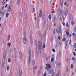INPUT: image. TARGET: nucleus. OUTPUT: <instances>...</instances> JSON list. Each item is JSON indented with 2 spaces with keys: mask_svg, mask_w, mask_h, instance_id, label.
Returning <instances> with one entry per match:
<instances>
[{
  "mask_svg": "<svg viewBox=\"0 0 76 76\" xmlns=\"http://www.w3.org/2000/svg\"><path fill=\"white\" fill-rule=\"evenodd\" d=\"M29 57H28V66H29V64H30V63L31 62V50L30 49L29 50Z\"/></svg>",
  "mask_w": 76,
  "mask_h": 76,
  "instance_id": "f257e3e1",
  "label": "nucleus"
},
{
  "mask_svg": "<svg viewBox=\"0 0 76 76\" xmlns=\"http://www.w3.org/2000/svg\"><path fill=\"white\" fill-rule=\"evenodd\" d=\"M56 31L58 34H59L60 35H61L62 33L61 32V27H60V26H59V27L58 28H57V29Z\"/></svg>",
  "mask_w": 76,
  "mask_h": 76,
  "instance_id": "f03ea898",
  "label": "nucleus"
},
{
  "mask_svg": "<svg viewBox=\"0 0 76 76\" xmlns=\"http://www.w3.org/2000/svg\"><path fill=\"white\" fill-rule=\"evenodd\" d=\"M39 48H38L39 50V53H41V50L42 49V43L40 42V41H39Z\"/></svg>",
  "mask_w": 76,
  "mask_h": 76,
  "instance_id": "7ed1b4c3",
  "label": "nucleus"
},
{
  "mask_svg": "<svg viewBox=\"0 0 76 76\" xmlns=\"http://www.w3.org/2000/svg\"><path fill=\"white\" fill-rule=\"evenodd\" d=\"M42 19L44 20L43 22V26H44L46 23V19L44 18V17H43Z\"/></svg>",
  "mask_w": 76,
  "mask_h": 76,
  "instance_id": "20e7f679",
  "label": "nucleus"
},
{
  "mask_svg": "<svg viewBox=\"0 0 76 76\" xmlns=\"http://www.w3.org/2000/svg\"><path fill=\"white\" fill-rule=\"evenodd\" d=\"M46 66L47 67H45V69L46 70H48L49 69H50V68H51V65L49 64H47L46 65Z\"/></svg>",
  "mask_w": 76,
  "mask_h": 76,
  "instance_id": "39448f33",
  "label": "nucleus"
},
{
  "mask_svg": "<svg viewBox=\"0 0 76 76\" xmlns=\"http://www.w3.org/2000/svg\"><path fill=\"white\" fill-rule=\"evenodd\" d=\"M26 38L24 37L23 39V41L24 44H26V41H27Z\"/></svg>",
  "mask_w": 76,
  "mask_h": 76,
  "instance_id": "423d86ee",
  "label": "nucleus"
},
{
  "mask_svg": "<svg viewBox=\"0 0 76 76\" xmlns=\"http://www.w3.org/2000/svg\"><path fill=\"white\" fill-rule=\"evenodd\" d=\"M56 12L55 11H52V13H56V14H57V13H58V10H57V8H56Z\"/></svg>",
  "mask_w": 76,
  "mask_h": 76,
  "instance_id": "0eeeda50",
  "label": "nucleus"
},
{
  "mask_svg": "<svg viewBox=\"0 0 76 76\" xmlns=\"http://www.w3.org/2000/svg\"><path fill=\"white\" fill-rule=\"evenodd\" d=\"M12 10V7L11 6H10L8 7V11L9 12H11V10Z\"/></svg>",
  "mask_w": 76,
  "mask_h": 76,
  "instance_id": "6e6552de",
  "label": "nucleus"
},
{
  "mask_svg": "<svg viewBox=\"0 0 76 76\" xmlns=\"http://www.w3.org/2000/svg\"><path fill=\"white\" fill-rule=\"evenodd\" d=\"M18 76H22V70H20L19 71Z\"/></svg>",
  "mask_w": 76,
  "mask_h": 76,
  "instance_id": "1a4fd4ad",
  "label": "nucleus"
},
{
  "mask_svg": "<svg viewBox=\"0 0 76 76\" xmlns=\"http://www.w3.org/2000/svg\"><path fill=\"white\" fill-rule=\"evenodd\" d=\"M1 65L2 68H4V65H5V62H2Z\"/></svg>",
  "mask_w": 76,
  "mask_h": 76,
  "instance_id": "9d476101",
  "label": "nucleus"
},
{
  "mask_svg": "<svg viewBox=\"0 0 76 76\" xmlns=\"http://www.w3.org/2000/svg\"><path fill=\"white\" fill-rule=\"evenodd\" d=\"M69 41V40H67L66 42V45H65V48H66V47H67V46H68L69 45H68V41Z\"/></svg>",
  "mask_w": 76,
  "mask_h": 76,
  "instance_id": "9b49d317",
  "label": "nucleus"
},
{
  "mask_svg": "<svg viewBox=\"0 0 76 76\" xmlns=\"http://www.w3.org/2000/svg\"><path fill=\"white\" fill-rule=\"evenodd\" d=\"M38 22H39V21H38H38L37 22H36V23H35L36 25V26L38 28L39 26V24Z\"/></svg>",
  "mask_w": 76,
  "mask_h": 76,
  "instance_id": "f8f14e48",
  "label": "nucleus"
},
{
  "mask_svg": "<svg viewBox=\"0 0 76 76\" xmlns=\"http://www.w3.org/2000/svg\"><path fill=\"white\" fill-rule=\"evenodd\" d=\"M37 36H38L39 37L41 36V33H40V32L38 31V32H37Z\"/></svg>",
  "mask_w": 76,
  "mask_h": 76,
  "instance_id": "ddd939ff",
  "label": "nucleus"
},
{
  "mask_svg": "<svg viewBox=\"0 0 76 76\" xmlns=\"http://www.w3.org/2000/svg\"><path fill=\"white\" fill-rule=\"evenodd\" d=\"M30 39L31 41H32V33L30 34Z\"/></svg>",
  "mask_w": 76,
  "mask_h": 76,
  "instance_id": "4468645a",
  "label": "nucleus"
},
{
  "mask_svg": "<svg viewBox=\"0 0 76 76\" xmlns=\"http://www.w3.org/2000/svg\"><path fill=\"white\" fill-rule=\"evenodd\" d=\"M4 12H2L1 11L0 12V15H1V16H4Z\"/></svg>",
  "mask_w": 76,
  "mask_h": 76,
  "instance_id": "2eb2a0df",
  "label": "nucleus"
},
{
  "mask_svg": "<svg viewBox=\"0 0 76 76\" xmlns=\"http://www.w3.org/2000/svg\"><path fill=\"white\" fill-rule=\"evenodd\" d=\"M61 6H63V0H61Z\"/></svg>",
  "mask_w": 76,
  "mask_h": 76,
  "instance_id": "dca6fc26",
  "label": "nucleus"
},
{
  "mask_svg": "<svg viewBox=\"0 0 76 76\" xmlns=\"http://www.w3.org/2000/svg\"><path fill=\"white\" fill-rule=\"evenodd\" d=\"M25 26L26 27V28H27L28 26V24L27 23V22H26H26H25Z\"/></svg>",
  "mask_w": 76,
  "mask_h": 76,
  "instance_id": "f3484780",
  "label": "nucleus"
},
{
  "mask_svg": "<svg viewBox=\"0 0 76 76\" xmlns=\"http://www.w3.org/2000/svg\"><path fill=\"white\" fill-rule=\"evenodd\" d=\"M64 5H66L67 7H68L69 6V4L67 2H65L64 4Z\"/></svg>",
  "mask_w": 76,
  "mask_h": 76,
  "instance_id": "a211bd4d",
  "label": "nucleus"
},
{
  "mask_svg": "<svg viewBox=\"0 0 76 76\" xmlns=\"http://www.w3.org/2000/svg\"><path fill=\"white\" fill-rule=\"evenodd\" d=\"M31 9H35L34 5L32 4L31 5Z\"/></svg>",
  "mask_w": 76,
  "mask_h": 76,
  "instance_id": "6ab92c4d",
  "label": "nucleus"
},
{
  "mask_svg": "<svg viewBox=\"0 0 76 76\" xmlns=\"http://www.w3.org/2000/svg\"><path fill=\"white\" fill-rule=\"evenodd\" d=\"M53 22H57V20H56V17H54V19L53 20Z\"/></svg>",
  "mask_w": 76,
  "mask_h": 76,
  "instance_id": "aec40b11",
  "label": "nucleus"
},
{
  "mask_svg": "<svg viewBox=\"0 0 76 76\" xmlns=\"http://www.w3.org/2000/svg\"><path fill=\"white\" fill-rule=\"evenodd\" d=\"M73 15H70V18L71 20H72V19H73Z\"/></svg>",
  "mask_w": 76,
  "mask_h": 76,
  "instance_id": "412c9836",
  "label": "nucleus"
},
{
  "mask_svg": "<svg viewBox=\"0 0 76 76\" xmlns=\"http://www.w3.org/2000/svg\"><path fill=\"white\" fill-rule=\"evenodd\" d=\"M20 0H18L17 1V4L18 5H19V4H20Z\"/></svg>",
  "mask_w": 76,
  "mask_h": 76,
  "instance_id": "4be33fe9",
  "label": "nucleus"
},
{
  "mask_svg": "<svg viewBox=\"0 0 76 76\" xmlns=\"http://www.w3.org/2000/svg\"><path fill=\"white\" fill-rule=\"evenodd\" d=\"M50 60V57H47L46 59V60L47 61H49Z\"/></svg>",
  "mask_w": 76,
  "mask_h": 76,
  "instance_id": "5701e85b",
  "label": "nucleus"
},
{
  "mask_svg": "<svg viewBox=\"0 0 76 76\" xmlns=\"http://www.w3.org/2000/svg\"><path fill=\"white\" fill-rule=\"evenodd\" d=\"M32 65H33V66H35V61H33Z\"/></svg>",
  "mask_w": 76,
  "mask_h": 76,
  "instance_id": "b1692460",
  "label": "nucleus"
},
{
  "mask_svg": "<svg viewBox=\"0 0 76 76\" xmlns=\"http://www.w3.org/2000/svg\"><path fill=\"white\" fill-rule=\"evenodd\" d=\"M41 70H40L38 72V75H41Z\"/></svg>",
  "mask_w": 76,
  "mask_h": 76,
  "instance_id": "393cba45",
  "label": "nucleus"
},
{
  "mask_svg": "<svg viewBox=\"0 0 76 76\" xmlns=\"http://www.w3.org/2000/svg\"><path fill=\"white\" fill-rule=\"evenodd\" d=\"M72 60H73L74 61V62H75V61H76V60H75V57H73L72 58Z\"/></svg>",
  "mask_w": 76,
  "mask_h": 76,
  "instance_id": "a878e982",
  "label": "nucleus"
},
{
  "mask_svg": "<svg viewBox=\"0 0 76 76\" xmlns=\"http://www.w3.org/2000/svg\"><path fill=\"white\" fill-rule=\"evenodd\" d=\"M3 57H4L3 58L2 60L3 61V60L4 61L5 60V59H6V56H4Z\"/></svg>",
  "mask_w": 76,
  "mask_h": 76,
  "instance_id": "bb28decb",
  "label": "nucleus"
},
{
  "mask_svg": "<svg viewBox=\"0 0 76 76\" xmlns=\"http://www.w3.org/2000/svg\"><path fill=\"white\" fill-rule=\"evenodd\" d=\"M10 39V36L9 35L8 37V41H9Z\"/></svg>",
  "mask_w": 76,
  "mask_h": 76,
  "instance_id": "cd10ccee",
  "label": "nucleus"
},
{
  "mask_svg": "<svg viewBox=\"0 0 76 76\" xmlns=\"http://www.w3.org/2000/svg\"><path fill=\"white\" fill-rule=\"evenodd\" d=\"M51 62H53L54 61V57H53L51 59Z\"/></svg>",
  "mask_w": 76,
  "mask_h": 76,
  "instance_id": "c85d7f7f",
  "label": "nucleus"
},
{
  "mask_svg": "<svg viewBox=\"0 0 76 76\" xmlns=\"http://www.w3.org/2000/svg\"><path fill=\"white\" fill-rule=\"evenodd\" d=\"M7 45L8 47L10 46L11 45V43H8Z\"/></svg>",
  "mask_w": 76,
  "mask_h": 76,
  "instance_id": "c756f323",
  "label": "nucleus"
},
{
  "mask_svg": "<svg viewBox=\"0 0 76 76\" xmlns=\"http://www.w3.org/2000/svg\"><path fill=\"white\" fill-rule=\"evenodd\" d=\"M14 52L15 53H17V52L16 51V48H14Z\"/></svg>",
  "mask_w": 76,
  "mask_h": 76,
  "instance_id": "7c9ffc66",
  "label": "nucleus"
},
{
  "mask_svg": "<svg viewBox=\"0 0 76 76\" xmlns=\"http://www.w3.org/2000/svg\"><path fill=\"white\" fill-rule=\"evenodd\" d=\"M9 13H7L6 14V18H7L8 17V16H9Z\"/></svg>",
  "mask_w": 76,
  "mask_h": 76,
  "instance_id": "2f4dec72",
  "label": "nucleus"
},
{
  "mask_svg": "<svg viewBox=\"0 0 76 76\" xmlns=\"http://www.w3.org/2000/svg\"><path fill=\"white\" fill-rule=\"evenodd\" d=\"M8 62L9 63H10L11 62V59L10 58H9L8 60Z\"/></svg>",
  "mask_w": 76,
  "mask_h": 76,
  "instance_id": "473e14b6",
  "label": "nucleus"
},
{
  "mask_svg": "<svg viewBox=\"0 0 76 76\" xmlns=\"http://www.w3.org/2000/svg\"><path fill=\"white\" fill-rule=\"evenodd\" d=\"M60 13L61 14H63V11L61 10Z\"/></svg>",
  "mask_w": 76,
  "mask_h": 76,
  "instance_id": "72a5a7b5",
  "label": "nucleus"
},
{
  "mask_svg": "<svg viewBox=\"0 0 76 76\" xmlns=\"http://www.w3.org/2000/svg\"><path fill=\"white\" fill-rule=\"evenodd\" d=\"M67 14H68V12H67V11H66V12H65V15L66 16L67 15Z\"/></svg>",
  "mask_w": 76,
  "mask_h": 76,
  "instance_id": "f704fd0d",
  "label": "nucleus"
},
{
  "mask_svg": "<svg viewBox=\"0 0 76 76\" xmlns=\"http://www.w3.org/2000/svg\"><path fill=\"white\" fill-rule=\"evenodd\" d=\"M19 56L22 55V52L21 51H20L19 52Z\"/></svg>",
  "mask_w": 76,
  "mask_h": 76,
  "instance_id": "c9c22d12",
  "label": "nucleus"
},
{
  "mask_svg": "<svg viewBox=\"0 0 76 76\" xmlns=\"http://www.w3.org/2000/svg\"><path fill=\"white\" fill-rule=\"evenodd\" d=\"M19 57L20 59H22V55H20Z\"/></svg>",
  "mask_w": 76,
  "mask_h": 76,
  "instance_id": "e433bc0d",
  "label": "nucleus"
},
{
  "mask_svg": "<svg viewBox=\"0 0 76 76\" xmlns=\"http://www.w3.org/2000/svg\"><path fill=\"white\" fill-rule=\"evenodd\" d=\"M49 19L50 20L51 19V15H49Z\"/></svg>",
  "mask_w": 76,
  "mask_h": 76,
  "instance_id": "4c0bfd02",
  "label": "nucleus"
},
{
  "mask_svg": "<svg viewBox=\"0 0 76 76\" xmlns=\"http://www.w3.org/2000/svg\"><path fill=\"white\" fill-rule=\"evenodd\" d=\"M12 72L11 71H10V76H12Z\"/></svg>",
  "mask_w": 76,
  "mask_h": 76,
  "instance_id": "58836bf2",
  "label": "nucleus"
},
{
  "mask_svg": "<svg viewBox=\"0 0 76 76\" xmlns=\"http://www.w3.org/2000/svg\"><path fill=\"white\" fill-rule=\"evenodd\" d=\"M42 56H43V57H44V58H45V54L43 53L42 54Z\"/></svg>",
  "mask_w": 76,
  "mask_h": 76,
  "instance_id": "ea45409f",
  "label": "nucleus"
},
{
  "mask_svg": "<svg viewBox=\"0 0 76 76\" xmlns=\"http://www.w3.org/2000/svg\"><path fill=\"white\" fill-rule=\"evenodd\" d=\"M43 47L44 48H45V44H43Z\"/></svg>",
  "mask_w": 76,
  "mask_h": 76,
  "instance_id": "a19ab883",
  "label": "nucleus"
},
{
  "mask_svg": "<svg viewBox=\"0 0 76 76\" xmlns=\"http://www.w3.org/2000/svg\"><path fill=\"white\" fill-rule=\"evenodd\" d=\"M5 4V2H4V0H3V2H2V4L3 5H4Z\"/></svg>",
  "mask_w": 76,
  "mask_h": 76,
  "instance_id": "79ce46f5",
  "label": "nucleus"
},
{
  "mask_svg": "<svg viewBox=\"0 0 76 76\" xmlns=\"http://www.w3.org/2000/svg\"><path fill=\"white\" fill-rule=\"evenodd\" d=\"M66 27H67V28H69V24H68V23L66 24Z\"/></svg>",
  "mask_w": 76,
  "mask_h": 76,
  "instance_id": "37998d69",
  "label": "nucleus"
},
{
  "mask_svg": "<svg viewBox=\"0 0 76 76\" xmlns=\"http://www.w3.org/2000/svg\"><path fill=\"white\" fill-rule=\"evenodd\" d=\"M62 41L64 42H65V41H66V38H63L62 39Z\"/></svg>",
  "mask_w": 76,
  "mask_h": 76,
  "instance_id": "c03bdc74",
  "label": "nucleus"
},
{
  "mask_svg": "<svg viewBox=\"0 0 76 76\" xmlns=\"http://www.w3.org/2000/svg\"><path fill=\"white\" fill-rule=\"evenodd\" d=\"M66 71L67 72H69V69H68V68H67V67L66 68Z\"/></svg>",
  "mask_w": 76,
  "mask_h": 76,
  "instance_id": "a18cd8bd",
  "label": "nucleus"
},
{
  "mask_svg": "<svg viewBox=\"0 0 76 76\" xmlns=\"http://www.w3.org/2000/svg\"><path fill=\"white\" fill-rule=\"evenodd\" d=\"M52 2H53V0H51V1H50V4H53Z\"/></svg>",
  "mask_w": 76,
  "mask_h": 76,
  "instance_id": "49530a36",
  "label": "nucleus"
},
{
  "mask_svg": "<svg viewBox=\"0 0 76 76\" xmlns=\"http://www.w3.org/2000/svg\"><path fill=\"white\" fill-rule=\"evenodd\" d=\"M56 31V29L54 28L53 30V34H55V32Z\"/></svg>",
  "mask_w": 76,
  "mask_h": 76,
  "instance_id": "de8ad7c7",
  "label": "nucleus"
},
{
  "mask_svg": "<svg viewBox=\"0 0 76 76\" xmlns=\"http://www.w3.org/2000/svg\"><path fill=\"white\" fill-rule=\"evenodd\" d=\"M9 66H8L7 67V70H9V68H10Z\"/></svg>",
  "mask_w": 76,
  "mask_h": 76,
  "instance_id": "09e8293b",
  "label": "nucleus"
},
{
  "mask_svg": "<svg viewBox=\"0 0 76 76\" xmlns=\"http://www.w3.org/2000/svg\"><path fill=\"white\" fill-rule=\"evenodd\" d=\"M39 14H42V11L41 10H40V13Z\"/></svg>",
  "mask_w": 76,
  "mask_h": 76,
  "instance_id": "8fccbe9b",
  "label": "nucleus"
},
{
  "mask_svg": "<svg viewBox=\"0 0 76 76\" xmlns=\"http://www.w3.org/2000/svg\"><path fill=\"white\" fill-rule=\"evenodd\" d=\"M74 47L75 48H76V43H74Z\"/></svg>",
  "mask_w": 76,
  "mask_h": 76,
  "instance_id": "3c124183",
  "label": "nucleus"
},
{
  "mask_svg": "<svg viewBox=\"0 0 76 76\" xmlns=\"http://www.w3.org/2000/svg\"><path fill=\"white\" fill-rule=\"evenodd\" d=\"M72 42V40L70 39L69 40V45H70L71 44V43Z\"/></svg>",
  "mask_w": 76,
  "mask_h": 76,
  "instance_id": "603ef678",
  "label": "nucleus"
},
{
  "mask_svg": "<svg viewBox=\"0 0 76 76\" xmlns=\"http://www.w3.org/2000/svg\"><path fill=\"white\" fill-rule=\"evenodd\" d=\"M66 35H67V36H68V35H69V32H68L67 31H66Z\"/></svg>",
  "mask_w": 76,
  "mask_h": 76,
  "instance_id": "864d4df0",
  "label": "nucleus"
},
{
  "mask_svg": "<svg viewBox=\"0 0 76 76\" xmlns=\"http://www.w3.org/2000/svg\"><path fill=\"white\" fill-rule=\"evenodd\" d=\"M42 14H39V17L40 18H41V17H42Z\"/></svg>",
  "mask_w": 76,
  "mask_h": 76,
  "instance_id": "5fc2aeb1",
  "label": "nucleus"
},
{
  "mask_svg": "<svg viewBox=\"0 0 76 76\" xmlns=\"http://www.w3.org/2000/svg\"><path fill=\"white\" fill-rule=\"evenodd\" d=\"M23 35L24 37H26V33L25 32V31L24 32Z\"/></svg>",
  "mask_w": 76,
  "mask_h": 76,
  "instance_id": "6e6d98bb",
  "label": "nucleus"
},
{
  "mask_svg": "<svg viewBox=\"0 0 76 76\" xmlns=\"http://www.w3.org/2000/svg\"><path fill=\"white\" fill-rule=\"evenodd\" d=\"M35 9H31L32 13H33L34 12V10Z\"/></svg>",
  "mask_w": 76,
  "mask_h": 76,
  "instance_id": "4d7b16f0",
  "label": "nucleus"
},
{
  "mask_svg": "<svg viewBox=\"0 0 76 76\" xmlns=\"http://www.w3.org/2000/svg\"><path fill=\"white\" fill-rule=\"evenodd\" d=\"M73 64H72L71 65V69H73Z\"/></svg>",
  "mask_w": 76,
  "mask_h": 76,
  "instance_id": "13d9d810",
  "label": "nucleus"
},
{
  "mask_svg": "<svg viewBox=\"0 0 76 76\" xmlns=\"http://www.w3.org/2000/svg\"><path fill=\"white\" fill-rule=\"evenodd\" d=\"M58 66H60V65H61V63H58Z\"/></svg>",
  "mask_w": 76,
  "mask_h": 76,
  "instance_id": "bf43d9fd",
  "label": "nucleus"
},
{
  "mask_svg": "<svg viewBox=\"0 0 76 76\" xmlns=\"http://www.w3.org/2000/svg\"><path fill=\"white\" fill-rule=\"evenodd\" d=\"M73 35H75V37H76V34H75V33H73L72 34Z\"/></svg>",
  "mask_w": 76,
  "mask_h": 76,
  "instance_id": "052dcab7",
  "label": "nucleus"
},
{
  "mask_svg": "<svg viewBox=\"0 0 76 76\" xmlns=\"http://www.w3.org/2000/svg\"><path fill=\"white\" fill-rule=\"evenodd\" d=\"M73 55L74 56H76V52H74L73 53Z\"/></svg>",
  "mask_w": 76,
  "mask_h": 76,
  "instance_id": "680f3d73",
  "label": "nucleus"
},
{
  "mask_svg": "<svg viewBox=\"0 0 76 76\" xmlns=\"http://www.w3.org/2000/svg\"><path fill=\"white\" fill-rule=\"evenodd\" d=\"M71 23L72 25H75V22H72Z\"/></svg>",
  "mask_w": 76,
  "mask_h": 76,
  "instance_id": "e2e57ef3",
  "label": "nucleus"
},
{
  "mask_svg": "<svg viewBox=\"0 0 76 76\" xmlns=\"http://www.w3.org/2000/svg\"><path fill=\"white\" fill-rule=\"evenodd\" d=\"M44 76H47V74H46V73H45L43 75Z\"/></svg>",
  "mask_w": 76,
  "mask_h": 76,
  "instance_id": "0e129e2a",
  "label": "nucleus"
},
{
  "mask_svg": "<svg viewBox=\"0 0 76 76\" xmlns=\"http://www.w3.org/2000/svg\"><path fill=\"white\" fill-rule=\"evenodd\" d=\"M62 24L63 25H64V26H65V23H64V22H63Z\"/></svg>",
  "mask_w": 76,
  "mask_h": 76,
  "instance_id": "69168bd1",
  "label": "nucleus"
},
{
  "mask_svg": "<svg viewBox=\"0 0 76 76\" xmlns=\"http://www.w3.org/2000/svg\"><path fill=\"white\" fill-rule=\"evenodd\" d=\"M53 53H54L55 52V49H53Z\"/></svg>",
  "mask_w": 76,
  "mask_h": 76,
  "instance_id": "338daca9",
  "label": "nucleus"
},
{
  "mask_svg": "<svg viewBox=\"0 0 76 76\" xmlns=\"http://www.w3.org/2000/svg\"><path fill=\"white\" fill-rule=\"evenodd\" d=\"M66 61H69V59L67 58L66 59Z\"/></svg>",
  "mask_w": 76,
  "mask_h": 76,
  "instance_id": "774afa93",
  "label": "nucleus"
}]
</instances>
